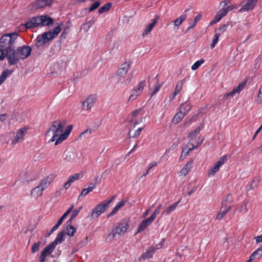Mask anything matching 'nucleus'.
<instances>
[{"instance_id":"obj_10","label":"nucleus","mask_w":262,"mask_h":262,"mask_svg":"<svg viewBox=\"0 0 262 262\" xmlns=\"http://www.w3.org/2000/svg\"><path fill=\"white\" fill-rule=\"evenodd\" d=\"M227 160V155H224L220 160L213 166H212L208 170L209 176H214L217 172L220 167L223 165Z\"/></svg>"},{"instance_id":"obj_32","label":"nucleus","mask_w":262,"mask_h":262,"mask_svg":"<svg viewBox=\"0 0 262 262\" xmlns=\"http://www.w3.org/2000/svg\"><path fill=\"white\" fill-rule=\"evenodd\" d=\"M257 255L258 257L262 255V248H258L256 251L253 252V253L250 256L249 259L246 262H252L253 260L255 258L256 255Z\"/></svg>"},{"instance_id":"obj_36","label":"nucleus","mask_w":262,"mask_h":262,"mask_svg":"<svg viewBox=\"0 0 262 262\" xmlns=\"http://www.w3.org/2000/svg\"><path fill=\"white\" fill-rule=\"evenodd\" d=\"M187 15L183 14L177 18L174 21V25L178 27L186 19Z\"/></svg>"},{"instance_id":"obj_5","label":"nucleus","mask_w":262,"mask_h":262,"mask_svg":"<svg viewBox=\"0 0 262 262\" xmlns=\"http://www.w3.org/2000/svg\"><path fill=\"white\" fill-rule=\"evenodd\" d=\"M129 220L128 219L122 220L118 224V226L112 230L111 232L107 236V238L112 237L113 238L116 234L119 235H124L129 227Z\"/></svg>"},{"instance_id":"obj_64","label":"nucleus","mask_w":262,"mask_h":262,"mask_svg":"<svg viewBox=\"0 0 262 262\" xmlns=\"http://www.w3.org/2000/svg\"><path fill=\"white\" fill-rule=\"evenodd\" d=\"M230 3V0H225L221 3V5L224 4V6H226Z\"/></svg>"},{"instance_id":"obj_21","label":"nucleus","mask_w":262,"mask_h":262,"mask_svg":"<svg viewBox=\"0 0 262 262\" xmlns=\"http://www.w3.org/2000/svg\"><path fill=\"white\" fill-rule=\"evenodd\" d=\"M184 79L182 80L179 81L175 87V90L171 96L169 97V101H172L176 97V96L182 90L183 84H184Z\"/></svg>"},{"instance_id":"obj_31","label":"nucleus","mask_w":262,"mask_h":262,"mask_svg":"<svg viewBox=\"0 0 262 262\" xmlns=\"http://www.w3.org/2000/svg\"><path fill=\"white\" fill-rule=\"evenodd\" d=\"M52 181V178L48 177L45 179L42 180L39 184V186L45 189L51 183Z\"/></svg>"},{"instance_id":"obj_59","label":"nucleus","mask_w":262,"mask_h":262,"mask_svg":"<svg viewBox=\"0 0 262 262\" xmlns=\"http://www.w3.org/2000/svg\"><path fill=\"white\" fill-rule=\"evenodd\" d=\"M91 185H92V187H89L88 188H86L89 193L92 191L96 187L95 184L91 183Z\"/></svg>"},{"instance_id":"obj_7","label":"nucleus","mask_w":262,"mask_h":262,"mask_svg":"<svg viewBox=\"0 0 262 262\" xmlns=\"http://www.w3.org/2000/svg\"><path fill=\"white\" fill-rule=\"evenodd\" d=\"M114 196L112 199L107 201H103L98 204L92 210L91 213L92 218L98 217V216L102 213L105 211L109 205L112 203L114 198Z\"/></svg>"},{"instance_id":"obj_49","label":"nucleus","mask_w":262,"mask_h":262,"mask_svg":"<svg viewBox=\"0 0 262 262\" xmlns=\"http://www.w3.org/2000/svg\"><path fill=\"white\" fill-rule=\"evenodd\" d=\"M201 16H202L201 14H199L197 16H196L194 18L193 24L188 28V29L193 28V27L195 26L196 24L197 23L198 21L201 19Z\"/></svg>"},{"instance_id":"obj_23","label":"nucleus","mask_w":262,"mask_h":262,"mask_svg":"<svg viewBox=\"0 0 262 262\" xmlns=\"http://www.w3.org/2000/svg\"><path fill=\"white\" fill-rule=\"evenodd\" d=\"M71 224H72L69 225L67 221L64 225V227L62 231H64V234H67L70 236H73L76 232V230Z\"/></svg>"},{"instance_id":"obj_14","label":"nucleus","mask_w":262,"mask_h":262,"mask_svg":"<svg viewBox=\"0 0 262 262\" xmlns=\"http://www.w3.org/2000/svg\"><path fill=\"white\" fill-rule=\"evenodd\" d=\"M145 85V80L141 81L137 86L134 90L133 93L130 96L128 100L132 101L135 100L136 97L142 92Z\"/></svg>"},{"instance_id":"obj_61","label":"nucleus","mask_w":262,"mask_h":262,"mask_svg":"<svg viewBox=\"0 0 262 262\" xmlns=\"http://www.w3.org/2000/svg\"><path fill=\"white\" fill-rule=\"evenodd\" d=\"M6 119V115L5 114L0 115V121L4 122Z\"/></svg>"},{"instance_id":"obj_43","label":"nucleus","mask_w":262,"mask_h":262,"mask_svg":"<svg viewBox=\"0 0 262 262\" xmlns=\"http://www.w3.org/2000/svg\"><path fill=\"white\" fill-rule=\"evenodd\" d=\"M204 62V59H201L200 60H198L196 61L191 67V69L192 70H195L198 69L199 67Z\"/></svg>"},{"instance_id":"obj_55","label":"nucleus","mask_w":262,"mask_h":262,"mask_svg":"<svg viewBox=\"0 0 262 262\" xmlns=\"http://www.w3.org/2000/svg\"><path fill=\"white\" fill-rule=\"evenodd\" d=\"M238 6L237 5H233L231 6H227L226 8L228 11H231L234 9H237L238 8Z\"/></svg>"},{"instance_id":"obj_48","label":"nucleus","mask_w":262,"mask_h":262,"mask_svg":"<svg viewBox=\"0 0 262 262\" xmlns=\"http://www.w3.org/2000/svg\"><path fill=\"white\" fill-rule=\"evenodd\" d=\"M223 18L222 16L218 12V13L215 15L213 20L211 22V24H216L219 22L222 18Z\"/></svg>"},{"instance_id":"obj_6","label":"nucleus","mask_w":262,"mask_h":262,"mask_svg":"<svg viewBox=\"0 0 262 262\" xmlns=\"http://www.w3.org/2000/svg\"><path fill=\"white\" fill-rule=\"evenodd\" d=\"M65 122L63 121H54L52 122L51 126L50 127L47 132V134L52 133V141H56L59 137V135L63 133V128Z\"/></svg>"},{"instance_id":"obj_63","label":"nucleus","mask_w":262,"mask_h":262,"mask_svg":"<svg viewBox=\"0 0 262 262\" xmlns=\"http://www.w3.org/2000/svg\"><path fill=\"white\" fill-rule=\"evenodd\" d=\"M92 132V129H86L84 132H82L81 134H80V136H82L83 135H84L85 133H89V134H91Z\"/></svg>"},{"instance_id":"obj_30","label":"nucleus","mask_w":262,"mask_h":262,"mask_svg":"<svg viewBox=\"0 0 262 262\" xmlns=\"http://www.w3.org/2000/svg\"><path fill=\"white\" fill-rule=\"evenodd\" d=\"M79 178H80L79 173H76L74 175L70 176L69 178L68 181L64 185V188L66 189L69 188L70 187L71 183H73V182H74L75 181L79 179Z\"/></svg>"},{"instance_id":"obj_11","label":"nucleus","mask_w":262,"mask_h":262,"mask_svg":"<svg viewBox=\"0 0 262 262\" xmlns=\"http://www.w3.org/2000/svg\"><path fill=\"white\" fill-rule=\"evenodd\" d=\"M231 206L228 204L227 200H225L222 202V206L217 213L216 219L220 220L224 217L226 213L230 210Z\"/></svg>"},{"instance_id":"obj_26","label":"nucleus","mask_w":262,"mask_h":262,"mask_svg":"<svg viewBox=\"0 0 262 262\" xmlns=\"http://www.w3.org/2000/svg\"><path fill=\"white\" fill-rule=\"evenodd\" d=\"M27 132V129L23 128L20 129L17 133L14 140L12 141V143L15 144L19 141L20 140L23 138V137Z\"/></svg>"},{"instance_id":"obj_16","label":"nucleus","mask_w":262,"mask_h":262,"mask_svg":"<svg viewBox=\"0 0 262 262\" xmlns=\"http://www.w3.org/2000/svg\"><path fill=\"white\" fill-rule=\"evenodd\" d=\"M74 208V205H72L66 211V212L62 215V216L58 220L57 223L53 226L50 231V234L52 233L55 231L59 226L62 223L64 219L71 213Z\"/></svg>"},{"instance_id":"obj_56","label":"nucleus","mask_w":262,"mask_h":262,"mask_svg":"<svg viewBox=\"0 0 262 262\" xmlns=\"http://www.w3.org/2000/svg\"><path fill=\"white\" fill-rule=\"evenodd\" d=\"M227 25H224L222 26L221 27L219 28V31H220L221 33H223L227 30Z\"/></svg>"},{"instance_id":"obj_1","label":"nucleus","mask_w":262,"mask_h":262,"mask_svg":"<svg viewBox=\"0 0 262 262\" xmlns=\"http://www.w3.org/2000/svg\"><path fill=\"white\" fill-rule=\"evenodd\" d=\"M53 23L54 20L51 17L47 15H42L30 18L26 21L25 26L27 29H32L49 26L52 25Z\"/></svg>"},{"instance_id":"obj_47","label":"nucleus","mask_w":262,"mask_h":262,"mask_svg":"<svg viewBox=\"0 0 262 262\" xmlns=\"http://www.w3.org/2000/svg\"><path fill=\"white\" fill-rule=\"evenodd\" d=\"M7 51L4 48H0V61L3 60L5 57H7Z\"/></svg>"},{"instance_id":"obj_20","label":"nucleus","mask_w":262,"mask_h":262,"mask_svg":"<svg viewBox=\"0 0 262 262\" xmlns=\"http://www.w3.org/2000/svg\"><path fill=\"white\" fill-rule=\"evenodd\" d=\"M159 18L160 16L159 15H156V17L152 20V22L143 31L142 33V36L143 37L147 36L150 33L153 28L157 23Z\"/></svg>"},{"instance_id":"obj_27","label":"nucleus","mask_w":262,"mask_h":262,"mask_svg":"<svg viewBox=\"0 0 262 262\" xmlns=\"http://www.w3.org/2000/svg\"><path fill=\"white\" fill-rule=\"evenodd\" d=\"M193 162V161L192 160L188 161L184 167L181 169L180 173L182 176H186L190 171L192 167Z\"/></svg>"},{"instance_id":"obj_15","label":"nucleus","mask_w":262,"mask_h":262,"mask_svg":"<svg viewBox=\"0 0 262 262\" xmlns=\"http://www.w3.org/2000/svg\"><path fill=\"white\" fill-rule=\"evenodd\" d=\"M96 100V96L95 95H90L85 101L82 103V108L83 110H88L90 109Z\"/></svg>"},{"instance_id":"obj_3","label":"nucleus","mask_w":262,"mask_h":262,"mask_svg":"<svg viewBox=\"0 0 262 262\" xmlns=\"http://www.w3.org/2000/svg\"><path fill=\"white\" fill-rule=\"evenodd\" d=\"M202 127L203 126L200 125L194 130L189 133V137L191 138V140L183 148L180 157V160H183L185 159L191 151L198 147V145H194L192 142V140L196 137V135L199 134Z\"/></svg>"},{"instance_id":"obj_33","label":"nucleus","mask_w":262,"mask_h":262,"mask_svg":"<svg viewBox=\"0 0 262 262\" xmlns=\"http://www.w3.org/2000/svg\"><path fill=\"white\" fill-rule=\"evenodd\" d=\"M185 115L179 111L174 116L172 122L174 124L178 123L184 117Z\"/></svg>"},{"instance_id":"obj_40","label":"nucleus","mask_w":262,"mask_h":262,"mask_svg":"<svg viewBox=\"0 0 262 262\" xmlns=\"http://www.w3.org/2000/svg\"><path fill=\"white\" fill-rule=\"evenodd\" d=\"M143 129V127H140L137 129L133 134L132 133V130H130L128 133V136L129 138H136L139 136L141 132Z\"/></svg>"},{"instance_id":"obj_45","label":"nucleus","mask_w":262,"mask_h":262,"mask_svg":"<svg viewBox=\"0 0 262 262\" xmlns=\"http://www.w3.org/2000/svg\"><path fill=\"white\" fill-rule=\"evenodd\" d=\"M221 35V34L220 33H216L214 35V37L213 39V40H212V44L211 45V49H213L215 46V45L217 43L218 40H219V37Z\"/></svg>"},{"instance_id":"obj_39","label":"nucleus","mask_w":262,"mask_h":262,"mask_svg":"<svg viewBox=\"0 0 262 262\" xmlns=\"http://www.w3.org/2000/svg\"><path fill=\"white\" fill-rule=\"evenodd\" d=\"M180 200L175 202L173 204L169 206L168 208L166 210V212L167 214H170L172 211H173L178 206V204L180 203Z\"/></svg>"},{"instance_id":"obj_60","label":"nucleus","mask_w":262,"mask_h":262,"mask_svg":"<svg viewBox=\"0 0 262 262\" xmlns=\"http://www.w3.org/2000/svg\"><path fill=\"white\" fill-rule=\"evenodd\" d=\"M88 193H89V192H88L87 189H86V188H84V189H82V192H81V193L80 194L79 197H80L82 195V196H85L86 194H88Z\"/></svg>"},{"instance_id":"obj_12","label":"nucleus","mask_w":262,"mask_h":262,"mask_svg":"<svg viewBox=\"0 0 262 262\" xmlns=\"http://www.w3.org/2000/svg\"><path fill=\"white\" fill-rule=\"evenodd\" d=\"M17 50L20 59H25L30 55L32 49L29 46H23L17 48Z\"/></svg>"},{"instance_id":"obj_29","label":"nucleus","mask_w":262,"mask_h":262,"mask_svg":"<svg viewBox=\"0 0 262 262\" xmlns=\"http://www.w3.org/2000/svg\"><path fill=\"white\" fill-rule=\"evenodd\" d=\"M55 248V246L54 243H51L44 248L41 253L44 254L46 256H49L53 252Z\"/></svg>"},{"instance_id":"obj_4","label":"nucleus","mask_w":262,"mask_h":262,"mask_svg":"<svg viewBox=\"0 0 262 262\" xmlns=\"http://www.w3.org/2000/svg\"><path fill=\"white\" fill-rule=\"evenodd\" d=\"M18 34L17 32L5 34L0 38V48L6 51L13 48V45Z\"/></svg>"},{"instance_id":"obj_2","label":"nucleus","mask_w":262,"mask_h":262,"mask_svg":"<svg viewBox=\"0 0 262 262\" xmlns=\"http://www.w3.org/2000/svg\"><path fill=\"white\" fill-rule=\"evenodd\" d=\"M61 25L55 27L53 31L45 32L38 35L35 39V46L39 48L56 37L61 31Z\"/></svg>"},{"instance_id":"obj_22","label":"nucleus","mask_w":262,"mask_h":262,"mask_svg":"<svg viewBox=\"0 0 262 262\" xmlns=\"http://www.w3.org/2000/svg\"><path fill=\"white\" fill-rule=\"evenodd\" d=\"M129 67V63H127L126 62H124L121 66V68L119 69L118 70V75L123 77H125L127 73Z\"/></svg>"},{"instance_id":"obj_42","label":"nucleus","mask_w":262,"mask_h":262,"mask_svg":"<svg viewBox=\"0 0 262 262\" xmlns=\"http://www.w3.org/2000/svg\"><path fill=\"white\" fill-rule=\"evenodd\" d=\"M162 205H160L157 209H156L151 216L149 217L148 218L150 219L152 222L154 221V220L156 219L157 215L160 212V209L161 208Z\"/></svg>"},{"instance_id":"obj_57","label":"nucleus","mask_w":262,"mask_h":262,"mask_svg":"<svg viewBox=\"0 0 262 262\" xmlns=\"http://www.w3.org/2000/svg\"><path fill=\"white\" fill-rule=\"evenodd\" d=\"M158 165V162H154L151 163L148 166V170H150L152 167L156 166Z\"/></svg>"},{"instance_id":"obj_8","label":"nucleus","mask_w":262,"mask_h":262,"mask_svg":"<svg viewBox=\"0 0 262 262\" xmlns=\"http://www.w3.org/2000/svg\"><path fill=\"white\" fill-rule=\"evenodd\" d=\"M6 51L7 53L6 54L7 58L9 65L15 64L18 62L20 60H21L17 49L15 50L14 47L7 50Z\"/></svg>"},{"instance_id":"obj_53","label":"nucleus","mask_w":262,"mask_h":262,"mask_svg":"<svg viewBox=\"0 0 262 262\" xmlns=\"http://www.w3.org/2000/svg\"><path fill=\"white\" fill-rule=\"evenodd\" d=\"M119 209L115 206L112 211L108 214L107 217L113 216L118 211Z\"/></svg>"},{"instance_id":"obj_18","label":"nucleus","mask_w":262,"mask_h":262,"mask_svg":"<svg viewBox=\"0 0 262 262\" xmlns=\"http://www.w3.org/2000/svg\"><path fill=\"white\" fill-rule=\"evenodd\" d=\"M246 82H242L239 84L237 88L234 89L231 92L226 93L224 95V99L226 100V98L228 97H233L236 93H239L246 85Z\"/></svg>"},{"instance_id":"obj_37","label":"nucleus","mask_w":262,"mask_h":262,"mask_svg":"<svg viewBox=\"0 0 262 262\" xmlns=\"http://www.w3.org/2000/svg\"><path fill=\"white\" fill-rule=\"evenodd\" d=\"M112 6V4L111 3H106L104 6L101 7L98 10V13L99 14H101L102 13H104L105 12H106L108 11L111 7Z\"/></svg>"},{"instance_id":"obj_38","label":"nucleus","mask_w":262,"mask_h":262,"mask_svg":"<svg viewBox=\"0 0 262 262\" xmlns=\"http://www.w3.org/2000/svg\"><path fill=\"white\" fill-rule=\"evenodd\" d=\"M82 208L81 207H79L78 209L75 210L73 211L72 215H71V217L70 219L68 221V224L70 225V224H72V220L77 216L78 214L79 211H80L81 209Z\"/></svg>"},{"instance_id":"obj_25","label":"nucleus","mask_w":262,"mask_h":262,"mask_svg":"<svg viewBox=\"0 0 262 262\" xmlns=\"http://www.w3.org/2000/svg\"><path fill=\"white\" fill-rule=\"evenodd\" d=\"M43 188L39 185L32 189L31 194L32 196L37 199L42 195Z\"/></svg>"},{"instance_id":"obj_35","label":"nucleus","mask_w":262,"mask_h":262,"mask_svg":"<svg viewBox=\"0 0 262 262\" xmlns=\"http://www.w3.org/2000/svg\"><path fill=\"white\" fill-rule=\"evenodd\" d=\"M11 73L9 70H4L0 76V85H1L6 80L7 77Z\"/></svg>"},{"instance_id":"obj_46","label":"nucleus","mask_w":262,"mask_h":262,"mask_svg":"<svg viewBox=\"0 0 262 262\" xmlns=\"http://www.w3.org/2000/svg\"><path fill=\"white\" fill-rule=\"evenodd\" d=\"M100 2L99 1H96L94 3H93L91 6L89 8V12H91L96 9H97L100 6Z\"/></svg>"},{"instance_id":"obj_58","label":"nucleus","mask_w":262,"mask_h":262,"mask_svg":"<svg viewBox=\"0 0 262 262\" xmlns=\"http://www.w3.org/2000/svg\"><path fill=\"white\" fill-rule=\"evenodd\" d=\"M47 256L44 254L41 253L39 257V262H45Z\"/></svg>"},{"instance_id":"obj_52","label":"nucleus","mask_w":262,"mask_h":262,"mask_svg":"<svg viewBox=\"0 0 262 262\" xmlns=\"http://www.w3.org/2000/svg\"><path fill=\"white\" fill-rule=\"evenodd\" d=\"M228 12V10H227L226 8H224L221 9L219 12L221 14V15H222V17H223L227 14Z\"/></svg>"},{"instance_id":"obj_44","label":"nucleus","mask_w":262,"mask_h":262,"mask_svg":"<svg viewBox=\"0 0 262 262\" xmlns=\"http://www.w3.org/2000/svg\"><path fill=\"white\" fill-rule=\"evenodd\" d=\"M40 244L41 242H38L37 243H35L34 244H33L31 248V251L32 253H35L36 252H37L39 250Z\"/></svg>"},{"instance_id":"obj_62","label":"nucleus","mask_w":262,"mask_h":262,"mask_svg":"<svg viewBox=\"0 0 262 262\" xmlns=\"http://www.w3.org/2000/svg\"><path fill=\"white\" fill-rule=\"evenodd\" d=\"M256 242L257 243H259L262 242V235L260 236H257L256 238Z\"/></svg>"},{"instance_id":"obj_9","label":"nucleus","mask_w":262,"mask_h":262,"mask_svg":"<svg viewBox=\"0 0 262 262\" xmlns=\"http://www.w3.org/2000/svg\"><path fill=\"white\" fill-rule=\"evenodd\" d=\"M163 245L162 243H159L157 245L156 247L151 246L148 249L146 250L145 252H144L140 256L139 260H145L146 259H149L152 257L153 254L157 249H160L162 247Z\"/></svg>"},{"instance_id":"obj_19","label":"nucleus","mask_w":262,"mask_h":262,"mask_svg":"<svg viewBox=\"0 0 262 262\" xmlns=\"http://www.w3.org/2000/svg\"><path fill=\"white\" fill-rule=\"evenodd\" d=\"M72 129V126L69 125L67 127L65 132L64 133H62L61 135H60L58 139L56 140L55 144L57 145L58 144L60 143L61 142H62L63 140H66L68 138L70 133H71Z\"/></svg>"},{"instance_id":"obj_28","label":"nucleus","mask_w":262,"mask_h":262,"mask_svg":"<svg viewBox=\"0 0 262 262\" xmlns=\"http://www.w3.org/2000/svg\"><path fill=\"white\" fill-rule=\"evenodd\" d=\"M191 105L190 103L186 101L180 105L179 107V111L186 115L187 113L191 110Z\"/></svg>"},{"instance_id":"obj_50","label":"nucleus","mask_w":262,"mask_h":262,"mask_svg":"<svg viewBox=\"0 0 262 262\" xmlns=\"http://www.w3.org/2000/svg\"><path fill=\"white\" fill-rule=\"evenodd\" d=\"M162 86V84H159V83H157L155 88H154V91H152L151 94V96L152 97V96H154L156 93H157L159 91V90L160 89V88H161Z\"/></svg>"},{"instance_id":"obj_54","label":"nucleus","mask_w":262,"mask_h":262,"mask_svg":"<svg viewBox=\"0 0 262 262\" xmlns=\"http://www.w3.org/2000/svg\"><path fill=\"white\" fill-rule=\"evenodd\" d=\"M125 201L123 200L120 202H119L116 206V207L118 209H120L122 207H123L125 205Z\"/></svg>"},{"instance_id":"obj_34","label":"nucleus","mask_w":262,"mask_h":262,"mask_svg":"<svg viewBox=\"0 0 262 262\" xmlns=\"http://www.w3.org/2000/svg\"><path fill=\"white\" fill-rule=\"evenodd\" d=\"M64 231H62L60 232L57 234V237H56L55 240L54 241V242H53L52 243H54L55 246H56V245L57 244L62 242L64 239Z\"/></svg>"},{"instance_id":"obj_51","label":"nucleus","mask_w":262,"mask_h":262,"mask_svg":"<svg viewBox=\"0 0 262 262\" xmlns=\"http://www.w3.org/2000/svg\"><path fill=\"white\" fill-rule=\"evenodd\" d=\"M256 101L258 103L262 104V90H260V89L257 95Z\"/></svg>"},{"instance_id":"obj_41","label":"nucleus","mask_w":262,"mask_h":262,"mask_svg":"<svg viewBox=\"0 0 262 262\" xmlns=\"http://www.w3.org/2000/svg\"><path fill=\"white\" fill-rule=\"evenodd\" d=\"M141 108L137 109L132 113V116L133 119L130 120L131 122L134 123V125L138 124V122L134 120V118L136 117L140 113Z\"/></svg>"},{"instance_id":"obj_13","label":"nucleus","mask_w":262,"mask_h":262,"mask_svg":"<svg viewBox=\"0 0 262 262\" xmlns=\"http://www.w3.org/2000/svg\"><path fill=\"white\" fill-rule=\"evenodd\" d=\"M53 2V0H36L32 4L31 6L32 9H41L46 6H51Z\"/></svg>"},{"instance_id":"obj_24","label":"nucleus","mask_w":262,"mask_h":262,"mask_svg":"<svg viewBox=\"0 0 262 262\" xmlns=\"http://www.w3.org/2000/svg\"><path fill=\"white\" fill-rule=\"evenodd\" d=\"M152 221L148 217L143 220L139 225L136 234L141 232L146 229V228L152 223Z\"/></svg>"},{"instance_id":"obj_17","label":"nucleus","mask_w":262,"mask_h":262,"mask_svg":"<svg viewBox=\"0 0 262 262\" xmlns=\"http://www.w3.org/2000/svg\"><path fill=\"white\" fill-rule=\"evenodd\" d=\"M258 2V0H248L246 3L238 10L239 12H243L253 10Z\"/></svg>"}]
</instances>
